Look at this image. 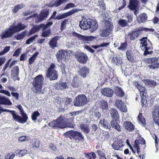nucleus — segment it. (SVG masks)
<instances>
[{"label": "nucleus", "instance_id": "obj_18", "mask_svg": "<svg viewBox=\"0 0 159 159\" xmlns=\"http://www.w3.org/2000/svg\"><path fill=\"white\" fill-rule=\"evenodd\" d=\"M115 105L117 108L119 109L122 112H125L127 111V108L124 102L120 99L116 100Z\"/></svg>", "mask_w": 159, "mask_h": 159}, {"label": "nucleus", "instance_id": "obj_32", "mask_svg": "<svg viewBox=\"0 0 159 159\" xmlns=\"http://www.w3.org/2000/svg\"><path fill=\"white\" fill-rule=\"evenodd\" d=\"M11 102L8 98L0 95V104L11 105Z\"/></svg>", "mask_w": 159, "mask_h": 159}, {"label": "nucleus", "instance_id": "obj_22", "mask_svg": "<svg viewBox=\"0 0 159 159\" xmlns=\"http://www.w3.org/2000/svg\"><path fill=\"white\" fill-rule=\"evenodd\" d=\"M123 127L126 131L129 132H131L134 130L135 126L130 122L126 121L124 122Z\"/></svg>", "mask_w": 159, "mask_h": 159}, {"label": "nucleus", "instance_id": "obj_4", "mask_svg": "<svg viewBox=\"0 0 159 159\" xmlns=\"http://www.w3.org/2000/svg\"><path fill=\"white\" fill-rule=\"evenodd\" d=\"M56 65L53 63H52L46 71V76L50 80H57L58 78L57 71L55 70Z\"/></svg>", "mask_w": 159, "mask_h": 159}, {"label": "nucleus", "instance_id": "obj_49", "mask_svg": "<svg viewBox=\"0 0 159 159\" xmlns=\"http://www.w3.org/2000/svg\"><path fill=\"white\" fill-rule=\"evenodd\" d=\"M32 146L33 147H35L38 148L39 147L40 143L39 140L37 139H34L32 140Z\"/></svg>", "mask_w": 159, "mask_h": 159}, {"label": "nucleus", "instance_id": "obj_21", "mask_svg": "<svg viewBox=\"0 0 159 159\" xmlns=\"http://www.w3.org/2000/svg\"><path fill=\"white\" fill-rule=\"evenodd\" d=\"M153 120L154 123L159 125V108H156L152 112Z\"/></svg>", "mask_w": 159, "mask_h": 159}, {"label": "nucleus", "instance_id": "obj_7", "mask_svg": "<svg viewBox=\"0 0 159 159\" xmlns=\"http://www.w3.org/2000/svg\"><path fill=\"white\" fill-rule=\"evenodd\" d=\"M64 118L60 116L56 120L49 122L48 123L49 126L54 129L57 128H63L66 127V122Z\"/></svg>", "mask_w": 159, "mask_h": 159}, {"label": "nucleus", "instance_id": "obj_36", "mask_svg": "<svg viewBox=\"0 0 159 159\" xmlns=\"http://www.w3.org/2000/svg\"><path fill=\"white\" fill-rule=\"evenodd\" d=\"M126 54L128 60L131 63L134 62L135 61L132 51L130 50H128L126 52Z\"/></svg>", "mask_w": 159, "mask_h": 159}, {"label": "nucleus", "instance_id": "obj_12", "mask_svg": "<svg viewBox=\"0 0 159 159\" xmlns=\"http://www.w3.org/2000/svg\"><path fill=\"white\" fill-rule=\"evenodd\" d=\"M53 25L52 21H49L46 24H42V33L41 36L44 37H48L51 33L50 27Z\"/></svg>", "mask_w": 159, "mask_h": 159}, {"label": "nucleus", "instance_id": "obj_42", "mask_svg": "<svg viewBox=\"0 0 159 159\" xmlns=\"http://www.w3.org/2000/svg\"><path fill=\"white\" fill-rule=\"evenodd\" d=\"M84 155L88 159H95L96 158V155L93 152L88 154L85 153Z\"/></svg>", "mask_w": 159, "mask_h": 159}, {"label": "nucleus", "instance_id": "obj_6", "mask_svg": "<svg viewBox=\"0 0 159 159\" xmlns=\"http://www.w3.org/2000/svg\"><path fill=\"white\" fill-rule=\"evenodd\" d=\"M43 78L41 75L37 76L33 80L32 83L34 87V91L36 93L41 92L42 88V84L43 83Z\"/></svg>", "mask_w": 159, "mask_h": 159}, {"label": "nucleus", "instance_id": "obj_28", "mask_svg": "<svg viewBox=\"0 0 159 159\" xmlns=\"http://www.w3.org/2000/svg\"><path fill=\"white\" fill-rule=\"evenodd\" d=\"M16 33L19 32L24 30L26 27V26L20 23L17 25H12Z\"/></svg>", "mask_w": 159, "mask_h": 159}, {"label": "nucleus", "instance_id": "obj_51", "mask_svg": "<svg viewBox=\"0 0 159 159\" xmlns=\"http://www.w3.org/2000/svg\"><path fill=\"white\" fill-rule=\"evenodd\" d=\"M39 113L38 111H36L33 112L31 115V118L32 120L35 121L37 119V117L40 116Z\"/></svg>", "mask_w": 159, "mask_h": 159}, {"label": "nucleus", "instance_id": "obj_43", "mask_svg": "<svg viewBox=\"0 0 159 159\" xmlns=\"http://www.w3.org/2000/svg\"><path fill=\"white\" fill-rule=\"evenodd\" d=\"M118 23L121 27H126L128 24L127 20L123 19H120L118 21Z\"/></svg>", "mask_w": 159, "mask_h": 159}, {"label": "nucleus", "instance_id": "obj_9", "mask_svg": "<svg viewBox=\"0 0 159 159\" xmlns=\"http://www.w3.org/2000/svg\"><path fill=\"white\" fill-rule=\"evenodd\" d=\"M105 28L101 29L100 30V35L103 37L109 36L113 28L112 24L110 21H107L105 22Z\"/></svg>", "mask_w": 159, "mask_h": 159}, {"label": "nucleus", "instance_id": "obj_37", "mask_svg": "<svg viewBox=\"0 0 159 159\" xmlns=\"http://www.w3.org/2000/svg\"><path fill=\"white\" fill-rule=\"evenodd\" d=\"M27 31H25L22 32L21 33L17 34L15 35L14 37L17 40H20L24 38L27 34Z\"/></svg>", "mask_w": 159, "mask_h": 159}, {"label": "nucleus", "instance_id": "obj_38", "mask_svg": "<svg viewBox=\"0 0 159 159\" xmlns=\"http://www.w3.org/2000/svg\"><path fill=\"white\" fill-rule=\"evenodd\" d=\"M80 127L82 131L86 133H88L90 130L88 125L82 124L80 125Z\"/></svg>", "mask_w": 159, "mask_h": 159}, {"label": "nucleus", "instance_id": "obj_45", "mask_svg": "<svg viewBox=\"0 0 159 159\" xmlns=\"http://www.w3.org/2000/svg\"><path fill=\"white\" fill-rule=\"evenodd\" d=\"M97 5L99 7L100 10L102 11L106 10L105 4L103 1H98Z\"/></svg>", "mask_w": 159, "mask_h": 159}, {"label": "nucleus", "instance_id": "obj_19", "mask_svg": "<svg viewBox=\"0 0 159 159\" xmlns=\"http://www.w3.org/2000/svg\"><path fill=\"white\" fill-rule=\"evenodd\" d=\"M114 91L109 88H106L102 89L101 91L102 94L106 97L111 98L113 95Z\"/></svg>", "mask_w": 159, "mask_h": 159}, {"label": "nucleus", "instance_id": "obj_1", "mask_svg": "<svg viewBox=\"0 0 159 159\" xmlns=\"http://www.w3.org/2000/svg\"><path fill=\"white\" fill-rule=\"evenodd\" d=\"M80 26L84 30H86L90 29L91 32H93L98 28V25L95 20H93L89 18H83L80 21Z\"/></svg>", "mask_w": 159, "mask_h": 159}, {"label": "nucleus", "instance_id": "obj_30", "mask_svg": "<svg viewBox=\"0 0 159 159\" xmlns=\"http://www.w3.org/2000/svg\"><path fill=\"white\" fill-rule=\"evenodd\" d=\"M115 93L117 96L120 97H123L125 94L124 92L121 88L118 86L115 88Z\"/></svg>", "mask_w": 159, "mask_h": 159}, {"label": "nucleus", "instance_id": "obj_14", "mask_svg": "<svg viewBox=\"0 0 159 159\" xmlns=\"http://www.w3.org/2000/svg\"><path fill=\"white\" fill-rule=\"evenodd\" d=\"M49 14V10L48 9H43L37 16V18L35 20V23H38L45 20L48 17Z\"/></svg>", "mask_w": 159, "mask_h": 159}, {"label": "nucleus", "instance_id": "obj_47", "mask_svg": "<svg viewBox=\"0 0 159 159\" xmlns=\"http://www.w3.org/2000/svg\"><path fill=\"white\" fill-rule=\"evenodd\" d=\"M108 103L107 101L102 100L101 102L100 108L103 110H106L108 108Z\"/></svg>", "mask_w": 159, "mask_h": 159}, {"label": "nucleus", "instance_id": "obj_26", "mask_svg": "<svg viewBox=\"0 0 159 159\" xmlns=\"http://www.w3.org/2000/svg\"><path fill=\"white\" fill-rule=\"evenodd\" d=\"M56 89L59 90H64L68 88L67 83L65 82H59L55 85Z\"/></svg>", "mask_w": 159, "mask_h": 159}, {"label": "nucleus", "instance_id": "obj_10", "mask_svg": "<svg viewBox=\"0 0 159 159\" xmlns=\"http://www.w3.org/2000/svg\"><path fill=\"white\" fill-rule=\"evenodd\" d=\"M65 134L71 139L72 138L75 140L81 142L84 141V137L82 134L80 132L73 130L69 131L66 132Z\"/></svg>", "mask_w": 159, "mask_h": 159}, {"label": "nucleus", "instance_id": "obj_17", "mask_svg": "<svg viewBox=\"0 0 159 159\" xmlns=\"http://www.w3.org/2000/svg\"><path fill=\"white\" fill-rule=\"evenodd\" d=\"M73 34L77 37L79 38L80 39L85 41V43H88V41H92L96 38V37L95 36H87L82 35L79 34H77L76 33H74Z\"/></svg>", "mask_w": 159, "mask_h": 159}, {"label": "nucleus", "instance_id": "obj_63", "mask_svg": "<svg viewBox=\"0 0 159 159\" xmlns=\"http://www.w3.org/2000/svg\"><path fill=\"white\" fill-rule=\"evenodd\" d=\"M66 23V20L63 21L61 24L60 30L61 31L63 30L65 27V25Z\"/></svg>", "mask_w": 159, "mask_h": 159}, {"label": "nucleus", "instance_id": "obj_40", "mask_svg": "<svg viewBox=\"0 0 159 159\" xmlns=\"http://www.w3.org/2000/svg\"><path fill=\"white\" fill-rule=\"evenodd\" d=\"M72 86L74 88H78L79 86V81L77 78L74 77L71 83Z\"/></svg>", "mask_w": 159, "mask_h": 159}, {"label": "nucleus", "instance_id": "obj_64", "mask_svg": "<svg viewBox=\"0 0 159 159\" xmlns=\"http://www.w3.org/2000/svg\"><path fill=\"white\" fill-rule=\"evenodd\" d=\"M65 68V65L63 63H61L60 65V68L61 69L62 72V73L63 74H64L66 73Z\"/></svg>", "mask_w": 159, "mask_h": 159}, {"label": "nucleus", "instance_id": "obj_44", "mask_svg": "<svg viewBox=\"0 0 159 159\" xmlns=\"http://www.w3.org/2000/svg\"><path fill=\"white\" fill-rule=\"evenodd\" d=\"M145 143V142L144 139H142V140H135L134 141V148H137L139 147V144H144Z\"/></svg>", "mask_w": 159, "mask_h": 159}, {"label": "nucleus", "instance_id": "obj_55", "mask_svg": "<svg viewBox=\"0 0 159 159\" xmlns=\"http://www.w3.org/2000/svg\"><path fill=\"white\" fill-rule=\"evenodd\" d=\"M66 17L65 13L62 14L57 15L55 18V20H60Z\"/></svg>", "mask_w": 159, "mask_h": 159}, {"label": "nucleus", "instance_id": "obj_8", "mask_svg": "<svg viewBox=\"0 0 159 159\" xmlns=\"http://www.w3.org/2000/svg\"><path fill=\"white\" fill-rule=\"evenodd\" d=\"M147 38L146 37H143L140 40L141 44L140 48L142 50L144 51L143 54L145 56L152 54L153 52L152 47L148 46V44L147 42Z\"/></svg>", "mask_w": 159, "mask_h": 159}, {"label": "nucleus", "instance_id": "obj_35", "mask_svg": "<svg viewBox=\"0 0 159 159\" xmlns=\"http://www.w3.org/2000/svg\"><path fill=\"white\" fill-rule=\"evenodd\" d=\"M109 112L112 118L116 120L119 118V115L116 109H111L109 111Z\"/></svg>", "mask_w": 159, "mask_h": 159}, {"label": "nucleus", "instance_id": "obj_2", "mask_svg": "<svg viewBox=\"0 0 159 159\" xmlns=\"http://www.w3.org/2000/svg\"><path fill=\"white\" fill-rule=\"evenodd\" d=\"M3 111L6 112H10L13 118L16 121L20 123L24 124L26 122L28 119L27 114L24 112L23 109L20 111L22 117L19 116L18 114L16 113L14 111H11L7 109H4Z\"/></svg>", "mask_w": 159, "mask_h": 159}, {"label": "nucleus", "instance_id": "obj_56", "mask_svg": "<svg viewBox=\"0 0 159 159\" xmlns=\"http://www.w3.org/2000/svg\"><path fill=\"white\" fill-rule=\"evenodd\" d=\"M66 17L65 13L62 14L57 15L55 18V20H60Z\"/></svg>", "mask_w": 159, "mask_h": 159}, {"label": "nucleus", "instance_id": "obj_29", "mask_svg": "<svg viewBox=\"0 0 159 159\" xmlns=\"http://www.w3.org/2000/svg\"><path fill=\"white\" fill-rule=\"evenodd\" d=\"M138 6V2L137 0H130V4L128 7L130 10H135Z\"/></svg>", "mask_w": 159, "mask_h": 159}, {"label": "nucleus", "instance_id": "obj_46", "mask_svg": "<svg viewBox=\"0 0 159 159\" xmlns=\"http://www.w3.org/2000/svg\"><path fill=\"white\" fill-rule=\"evenodd\" d=\"M122 60L117 57H113L111 60V62L113 63L116 64V65H120L122 63Z\"/></svg>", "mask_w": 159, "mask_h": 159}, {"label": "nucleus", "instance_id": "obj_25", "mask_svg": "<svg viewBox=\"0 0 159 159\" xmlns=\"http://www.w3.org/2000/svg\"><path fill=\"white\" fill-rule=\"evenodd\" d=\"M143 81L147 86H148L151 88H155L157 84L156 81L152 80H144Z\"/></svg>", "mask_w": 159, "mask_h": 159}, {"label": "nucleus", "instance_id": "obj_57", "mask_svg": "<svg viewBox=\"0 0 159 159\" xmlns=\"http://www.w3.org/2000/svg\"><path fill=\"white\" fill-rule=\"evenodd\" d=\"M15 156V154L14 153L10 152L8 153L5 157L6 159H12Z\"/></svg>", "mask_w": 159, "mask_h": 159}, {"label": "nucleus", "instance_id": "obj_34", "mask_svg": "<svg viewBox=\"0 0 159 159\" xmlns=\"http://www.w3.org/2000/svg\"><path fill=\"white\" fill-rule=\"evenodd\" d=\"M57 60L59 62H61L62 58H64L65 57V53H64L62 50H59L57 52L56 54Z\"/></svg>", "mask_w": 159, "mask_h": 159}, {"label": "nucleus", "instance_id": "obj_53", "mask_svg": "<svg viewBox=\"0 0 159 159\" xmlns=\"http://www.w3.org/2000/svg\"><path fill=\"white\" fill-rule=\"evenodd\" d=\"M38 36L37 35H35L28 39L26 41V44H30L31 43L33 42L34 40L36 37H37Z\"/></svg>", "mask_w": 159, "mask_h": 159}, {"label": "nucleus", "instance_id": "obj_62", "mask_svg": "<svg viewBox=\"0 0 159 159\" xmlns=\"http://www.w3.org/2000/svg\"><path fill=\"white\" fill-rule=\"evenodd\" d=\"M21 51V49L20 48L17 49L14 52L13 54V56H14V57L18 56H19Z\"/></svg>", "mask_w": 159, "mask_h": 159}, {"label": "nucleus", "instance_id": "obj_33", "mask_svg": "<svg viewBox=\"0 0 159 159\" xmlns=\"http://www.w3.org/2000/svg\"><path fill=\"white\" fill-rule=\"evenodd\" d=\"M112 146L113 148L116 150H122L123 146L122 143L121 142H115L112 144Z\"/></svg>", "mask_w": 159, "mask_h": 159}, {"label": "nucleus", "instance_id": "obj_60", "mask_svg": "<svg viewBox=\"0 0 159 159\" xmlns=\"http://www.w3.org/2000/svg\"><path fill=\"white\" fill-rule=\"evenodd\" d=\"M42 24H40V25H35L33 27V28L36 31V32L39 31V30L42 28L43 26H42Z\"/></svg>", "mask_w": 159, "mask_h": 159}, {"label": "nucleus", "instance_id": "obj_11", "mask_svg": "<svg viewBox=\"0 0 159 159\" xmlns=\"http://www.w3.org/2000/svg\"><path fill=\"white\" fill-rule=\"evenodd\" d=\"M138 89L140 92L142 106L144 107H146L147 105L146 99L147 95L145 86L140 85V86L138 87Z\"/></svg>", "mask_w": 159, "mask_h": 159}, {"label": "nucleus", "instance_id": "obj_61", "mask_svg": "<svg viewBox=\"0 0 159 159\" xmlns=\"http://www.w3.org/2000/svg\"><path fill=\"white\" fill-rule=\"evenodd\" d=\"M74 7H75V5L74 4L70 3L66 4L64 7V9H66Z\"/></svg>", "mask_w": 159, "mask_h": 159}, {"label": "nucleus", "instance_id": "obj_3", "mask_svg": "<svg viewBox=\"0 0 159 159\" xmlns=\"http://www.w3.org/2000/svg\"><path fill=\"white\" fill-rule=\"evenodd\" d=\"M143 30H145L146 31L150 32H153L154 31V30L152 29H149L148 28H145L142 27L138 28L129 31L128 33V36L131 40H134L142 34Z\"/></svg>", "mask_w": 159, "mask_h": 159}, {"label": "nucleus", "instance_id": "obj_41", "mask_svg": "<svg viewBox=\"0 0 159 159\" xmlns=\"http://www.w3.org/2000/svg\"><path fill=\"white\" fill-rule=\"evenodd\" d=\"M81 10V9H73L65 13L66 17H67V16H69L73 15L75 13L78 11H80Z\"/></svg>", "mask_w": 159, "mask_h": 159}, {"label": "nucleus", "instance_id": "obj_54", "mask_svg": "<svg viewBox=\"0 0 159 159\" xmlns=\"http://www.w3.org/2000/svg\"><path fill=\"white\" fill-rule=\"evenodd\" d=\"M127 44L126 42L122 43L120 44V47L118 48L119 50L124 51L126 48Z\"/></svg>", "mask_w": 159, "mask_h": 159}, {"label": "nucleus", "instance_id": "obj_23", "mask_svg": "<svg viewBox=\"0 0 159 159\" xmlns=\"http://www.w3.org/2000/svg\"><path fill=\"white\" fill-rule=\"evenodd\" d=\"M99 125L101 127L107 129H110L111 126L108 121L104 118H101L99 122Z\"/></svg>", "mask_w": 159, "mask_h": 159}, {"label": "nucleus", "instance_id": "obj_31", "mask_svg": "<svg viewBox=\"0 0 159 159\" xmlns=\"http://www.w3.org/2000/svg\"><path fill=\"white\" fill-rule=\"evenodd\" d=\"M111 126L118 131H121V127L117 123L116 120H112L111 122Z\"/></svg>", "mask_w": 159, "mask_h": 159}, {"label": "nucleus", "instance_id": "obj_15", "mask_svg": "<svg viewBox=\"0 0 159 159\" xmlns=\"http://www.w3.org/2000/svg\"><path fill=\"white\" fill-rule=\"evenodd\" d=\"M16 33L12 25H11L10 27L1 33V36L2 39L5 38H9L12 36L14 34Z\"/></svg>", "mask_w": 159, "mask_h": 159}, {"label": "nucleus", "instance_id": "obj_20", "mask_svg": "<svg viewBox=\"0 0 159 159\" xmlns=\"http://www.w3.org/2000/svg\"><path fill=\"white\" fill-rule=\"evenodd\" d=\"M79 72L80 75L85 78L90 73V70L89 67L84 66L80 68Z\"/></svg>", "mask_w": 159, "mask_h": 159}, {"label": "nucleus", "instance_id": "obj_59", "mask_svg": "<svg viewBox=\"0 0 159 159\" xmlns=\"http://www.w3.org/2000/svg\"><path fill=\"white\" fill-rule=\"evenodd\" d=\"M0 93L4 94L8 97L11 96L10 93V92L8 90L4 89L0 90Z\"/></svg>", "mask_w": 159, "mask_h": 159}, {"label": "nucleus", "instance_id": "obj_52", "mask_svg": "<svg viewBox=\"0 0 159 159\" xmlns=\"http://www.w3.org/2000/svg\"><path fill=\"white\" fill-rule=\"evenodd\" d=\"M68 0H58V1H56L52 6H55L56 7H57L62 3H64L67 2Z\"/></svg>", "mask_w": 159, "mask_h": 159}, {"label": "nucleus", "instance_id": "obj_13", "mask_svg": "<svg viewBox=\"0 0 159 159\" xmlns=\"http://www.w3.org/2000/svg\"><path fill=\"white\" fill-rule=\"evenodd\" d=\"M148 61L149 64H151L148 66L149 68L152 70H155L159 68V62L158 58L157 57L149 58L148 59Z\"/></svg>", "mask_w": 159, "mask_h": 159}, {"label": "nucleus", "instance_id": "obj_24", "mask_svg": "<svg viewBox=\"0 0 159 159\" xmlns=\"http://www.w3.org/2000/svg\"><path fill=\"white\" fill-rule=\"evenodd\" d=\"M58 36H56L52 38L48 43L49 46L52 49H54L57 47V41L58 39Z\"/></svg>", "mask_w": 159, "mask_h": 159}, {"label": "nucleus", "instance_id": "obj_58", "mask_svg": "<svg viewBox=\"0 0 159 159\" xmlns=\"http://www.w3.org/2000/svg\"><path fill=\"white\" fill-rule=\"evenodd\" d=\"M83 112V111L82 110L77 111L70 112V114L71 115V116H74L79 115V114H80L81 113H82Z\"/></svg>", "mask_w": 159, "mask_h": 159}, {"label": "nucleus", "instance_id": "obj_50", "mask_svg": "<svg viewBox=\"0 0 159 159\" xmlns=\"http://www.w3.org/2000/svg\"><path fill=\"white\" fill-rule=\"evenodd\" d=\"M14 70L15 71L13 73V75H14L13 78L15 77L18 80H19V78L18 77V75L19 70L18 67L17 66H16L14 67Z\"/></svg>", "mask_w": 159, "mask_h": 159}, {"label": "nucleus", "instance_id": "obj_27", "mask_svg": "<svg viewBox=\"0 0 159 159\" xmlns=\"http://www.w3.org/2000/svg\"><path fill=\"white\" fill-rule=\"evenodd\" d=\"M138 22L139 23L144 22L147 20V16L144 13L141 14L137 17Z\"/></svg>", "mask_w": 159, "mask_h": 159}, {"label": "nucleus", "instance_id": "obj_39", "mask_svg": "<svg viewBox=\"0 0 159 159\" xmlns=\"http://www.w3.org/2000/svg\"><path fill=\"white\" fill-rule=\"evenodd\" d=\"M138 120L139 123L142 125L143 126L145 125V120L143 116L142 113H139L138 116Z\"/></svg>", "mask_w": 159, "mask_h": 159}, {"label": "nucleus", "instance_id": "obj_5", "mask_svg": "<svg viewBox=\"0 0 159 159\" xmlns=\"http://www.w3.org/2000/svg\"><path fill=\"white\" fill-rule=\"evenodd\" d=\"M89 101V97H86L84 94H80L75 98L73 104L75 107H81L84 106Z\"/></svg>", "mask_w": 159, "mask_h": 159}, {"label": "nucleus", "instance_id": "obj_16", "mask_svg": "<svg viewBox=\"0 0 159 159\" xmlns=\"http://www.w3.org/2000/svg\"><path fill=\"white\" fill-rule=\"evenodd\" d=\"M76 58L80 63H85L88 60V57L85 53L78 52L75 54Z\"/></svg>", "mask_w": 159, "mask_h": 159}, {"label": "nucleus", "instance_id": "obj_48", "mask_svg": "<svg viewBox=\"0 0 159 159\" xmlns=\"http://www.w3.org/2000/svg\"><path fill=\"white\" fill-rule=\"evenodd\" d=\"M38 54L39 52H36L29 58V61L30 64L31 65L33 63L36 57Z\"/></svg>", "mask_w": 159, "mask_h": 159}]
</instances>
